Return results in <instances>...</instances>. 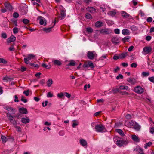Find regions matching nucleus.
<instances>
[{
  "label": "nucleus",
  "instance_id": "obj_1",
  "mask_svg": "<svg viewBox=\"0 0 154 154\" xmlns=\"http://www.w3.org/2000/svg\"><path fill=\"white\" fill-rule=\"evenodd\" d=\"M130 127L134 128L136 130L139 131L141 128L140 126L137 123H136L135 121H131L129 122Z\"/></svg>",
  "mask_w": 154,
  "mask_h": 154
},
{
  "label": "nucleus",
  "instance_id": "obj_2",
  "mask_svg": "<svg viewBox=\"0 0 154 154\" xmlns=\"http://www.w3.org/2000/svg\"><path fill=\"white\" fill-rule=\"evenodd\" d=\"M95 128L96 131L98 132H103L105 130L104 125L102 124H98L96 125Z\"/></svg>",
  "mask_w": 154,
  "mask_h": 154
},
{
  "label": "nucleus",
  "instance_id": "obj_3",
  "mask_svg": "<svg viewBox=\"0 0 154 154\" xmlns=\"http://www.w3.org/2000/svg\"><path fill=\"white\" fill-rule=\"evenodd\" d=\"M87 56L89 59L92 60L97 56V54L95 51H90L88 52Z\"/></svg>",
  "mask_w": 154,
  "mask_h": 154
},
{
  "label": "nucleus",
  "instance_id": "obj_4",
  "mask_svg": "<svg viewBox=\"0 0 154 154\" xmlns=\"http://www.w3.org/2000/svg\"><path fill=\"white\" fill-rule=\"evenodd\" d=\"M35 56L32 54H29L27 55V57L24 58V62L27 64H28L30 62L29 61L32 59H33Z\"/></svg>",
  "mask_w": 154,
  "mask_h": 154
},
{
  "label": "nucleus",
  "instance_id": "obj_5",
  "mask_svg": "<svg viewBox=\"0 0 154 154\" xmlns=\"http://www.w3.org/2000/svg\"><path fill=\"white\" fill-rule=\"evenodd\" d=\"M100 33L103 35H108L112 32V30L109 28H105L101 29L99 31Z\"/></svg>",
  "mask_w": 154,
  "mask_h": 154
},
{
  "label": "nucleus",
  "instance_id": "obj_6",
  "mask_svg": "<svg viewBox=\"0 0 154 154\" xmlns=\"http://www.w3.org/2000/svg\"><path fill=\"white\" fill-rule=\"evenodd\" d=\"M128 142L127 140H118L116 142V144L119 146L121 147L123 144L127 145Z\"/></svg>",
  "mask_w": 154,
  "mask_h": 154
},
{
  "label": "nucleus",
  "instance_id": "obj_7",
  "mask_svg": "<svg viewBox=\"0 0 154 154\" xmlns=\"http://www.w3.org/2000/svg\"><path fill=\"white\" fill-rule=\"evenodd\" d=\"M134 91L138 94H141L143 92L144 90L143 88L140 86H138L134 88Z\"/></svg>",
  "mask_w": 154,
  "mask_h": 154
},
{
  "label": "nucleus",
  "instance_id": "obj_8",
  "mask_svg": "<svg viewBox=\"0 0 154 154\" xmlns=\"http://www.w3.org/2000/svg\"><path fill=\"white\" fill-rule=\"evenodd\" d=\"M52 62L55 66H60L62 65V63L60 60L54 59L52 60Z\"/></svg>",
  "mask_w": 154,
  "mask_h": 154
},
{
  "label": "nucleus",
  "instance_id": "obj_9",
  "mask_svg": "<svg viewBox=\"0 0 154 154\" xmlns=\"http://www.w3.org/2000/svg\"><path fill=\"white\" fill-rule=\"evenodd\" d=\"M116 13L117 10L116 9H113L111 11H108L107 14L108 15L114 17L116 15Z\"/></svg>",
  "mask_w": 154,
  "mask_h": 154
},
{
  "label": "nucleus",
  "instance_id": "obj_10",
  "mask_svg": "<svg viewBox=\"0 0 154 154\" xmlns=\"http://www.w3.org/2000/svg\"><path fill=\"white\" fill-rule=\"evenodd\" d=\"M19 112L22 114H26L28 113V111L27 109L24 107H21L19 108Z\"/></svg>",
  "mask_w": 154,
  "mask_h": 154
},
{
  "label": "nucleus",
  "instance_id": "obj_11",
  "mask_svg": "<svg viewBox=\"0 0 154 154\" xmlns=\"http://www.w3.org/2000/svg\"><path fill=\"white\" fill-rule=\"evenodd\" d=\"M80 143L81 145L85 148L87 147V143L85 140L84 139H81L80 140Z\"/></svg>",
  "mask_w": 154,
  "mask_h": 154
},
{
  "label": "nucleus",
  "instance_id": "obj_12",
  "mask_svg": "<svg viewBox=\"0 0 154 154\" xmlns=\"http://www.w3.org/2000/svg\"><path fill=\"white\" fill-rule=\"evenodd\" d=\"M5 5L7 10L11 11L12 9V6L10 3L5 2Z\"/></svg>",
  "mask_w": 154,
  "mask_h": 154
},
{
  "label": "nucleus",
  "instance_id": "obj_13",
  "mask_svg": "<svg viewBox=\"0 0 154 154\" xmlns=\"http://www.w3.org/2000/svg\"><path fill=\"white\" fill-rule=\"evenodd\" d=\"M127 81L131 85H133L135 83V79L134 78H130L127 79Z\"/></svg>",
  "mask_w": 154,
  "mask_h": 154
},
{
  "label": "nucleus",
  "instance_id": "obj_14",
  "mask_svg": "<svg viewBox=\"0 0 154 154\" xmlns=\"http://www.w3.org/2000/svg\"><path fill=\"white\" fill-rule=\"evenodd\" d=\"M143 51L146 54H148L152 51V48L150 47H145L143 48Z\"/></svg>",
  "mask_w": 154,
  "mask_h": 154
},
{
  "label": "nucleus",
  "instance_id": "obj_15",
  "mask_svg": "<svg viewBox=\"0 0 154 154\" xmlns=\"http://www.w3.org/2000/svg\"><path fill=\"white\" fill-rule=\"evenodd\" d=\"M131 138L133 140L136 142H139L140 141L139 138L135 135H133L131 136Z\"/></svg>",
  "mask_w": 154,
  "mask_h": 154
},
{
  "label": "nucleus",
  "instance_id": "obj_16",
  "mask_svg": "<svg viewBox=\"0 0 154 154\" xmlns=\"http://www.w3.org/2000/svg\"><path fill=\"white\" fill-rule=\"evenodd\" d=\"M21 121L23 123L26 124L28 123L29 122L30 120L29 118H22L21 119Z\"/></svg>",
  "mask_w": 154,
  "mask_h": 154
},
{
  "label": "nucleus",
  "instance_id": "obj_17",
  "mask_svg": "<svg viewBox=\"0 0 154 154\" xmlns=\"http://www.w3.org/2000/svg\"><path fill=\"white\" fill-rule=\"evenodd\" d=\"M103 23L100 21H98L95 23V26L97 28H100L103 26Z\"/></svg>",
  "mask_w": 154,
  "mask_h": 154
},
{
  "label": "nucleus",
  "instance_id": "obj_18",
  "mask_svg": "<svg viewBox=\"0 0 154 154\" xmlns=\"http://www.w3.org/2000/svg\"><path fill=\"white\" fill-rule=\"evenodd\" d=\"M111 41L113 43L117 44L119 42L118 38L117 37H113L111 39Z\"/></svg>",
  "mask_w": 154,
  "mask_h": 154
},
{
  "label": "nucleus",
  "instance_id": "obj_19",
  "mask_svg": "<svg viewBox=\"0 0 154 154\" xmlns=\"http://www.w3.org/2000/svg\"><path fill=\"white\" fill-rule=\"evenodd\" d=\"M122 33L123 35H128L130 33L129 30L127 29H124L122 31Z\"/></svg>",
  "mask_w": 154,
  "mask_h": 154
},
{
  "label": "nucleus",
  "instance_id": "obj_20",
  "mask_svg": "<svg viewBox=\"0 0 154 154\" xmlns=\"http://www.w3.org/2000/svg\"><path fill=\"white\" fill-rule=\"evenodd\" d=\"M115 131L122 136H123L125 135V134H124L123 131L121 129H116L115 130Z\"/></svg>",
  "mask_w": 154,
  "mask_h": 154
},
{
  "label": "nucleus",
  "instance_id": "obj_21",
  "mask_svg": "<svg viewBox=\"0 0 154 154\" xmlns=\"http://www.w3.org/2000/svg\"><path fill=\"white\" fill-rule=\"evenodd\" d=\"M53 26L48 28H44L43 29V31L46 33L50 32L52 31V29Z\"/></svg>",
  "mask_w": 154,
  "mask_h": 154
},
{
  "label": "nucleus",
  "instance_id": "obj_22",
  "mask_svg": "<svg viewBox=\"0 0 154 154\" xmlns=\"http://www.w3.org/2000/svg\"><path fill=\"white\" fill-rule=\"evenodd\" d=\"M77 65V63L75 62L74 60H71L70 61V63L68 64L66 66H76Z\"/></svg>",
  "mask_w": 154,
  "mask_h": 154
},
{
  "label": "nucleus",
  "instance_id": "obj_23",
  "mask_svg": "<svg viewBox=\"0 0 154 154\" xmlns=\"http://www.w3.org/2000/svg\"><path fill=\"white\" fill-rule=\"evenodd\" d=\"M121 15L123 17L125 18L128 17L129 16V15L128 14L124 11H122Z\"/></svg>",
  "mask_w": 154,
  "mask_h": 154
},
{
  "label": "nucleus",
  "instance_id": "obj_24",
  "mask_svg": "<svg viewBox=\"0 0 154 154\" xmlns=\"http://www.w3.org/2000/svg\"><path fill=\"white\" fill-rule=\"evenodd\" d=\"M87 10L91 13H94L95 11V9L93 7L87 8Z\"/></svg>",
  "mask_w": 154,
  "mask_h": 154
},
{
  "label": "nucleus",
  "instance_id": "obj_25",
  "mask_svg": "<svg viewBox=\"0 0 154 154\" xmlns=\"http://www.w3.org/2000/svg\"><path fill=\"white\" fill-rule=\"evenodd\" d=\"M13 124L15 128L17 129V131L18 132H20L21 131V128L20 126H17V122L16 121L14 122Z\"/></svg>",
  "mask_w": 154,
  "mask_h": 154
},
{
  "label": "nucleus",
  "instance_id": "obj_26",
  "mask_svg": "<svg viewBox=\"0 0 154 154\" xmlns=\"http://www.w3.org/2000/svg\"><path fill=\"white\" fill-rule=\"evenodd\" d=\"M60 14L61 15V19H63L64 18V17L66 16V13L65 11L63 9H62L61 10Z\"/></svg>",
  "mask_w": 154,
  "mask_h": 154
},
{
  "label": "nucleus",
  "instance_id": "obj_27",
  "mask_svg": "<svg viewBox=\"0 0 154 154\" xmlns=\"http://www.w3.org/2000/svg\"><path fill=\"white\" fill-rule=\"evenodd\" d=\"M134 151L138 152L139 153H140L139 151L142 152L143 149L141 148L139 146H136L135 148H134Z\"/></svg>",
  "mask_w": 154,
  "mask_h": 154
},
{
  "label": "nucleus",
  "instance_id": "obj_28",
  "mask_svg": "<svg viewBox=\"0 0 154 154\" xmlns=\"http://www.w3.org/2000/svg\"><path fill=\"white\" fill-rule=\"evenodd\" d=\"M7 116H8L9 118V120L10 122H11L12 124H13V123H14V122L13 120V116L10 114H7Z\"/></svg>",
  "mask_w": 154,
  "mask_h": 154
},
{
  "label": "nucleus",
  "instance_id": "obj_29",
  "mask_svg": "<svg viewBox=\"0 0 154 154\" xmlns=\"http://www.w3.org/2000/svg\"><path fill=\"white\" fill-rule=\"evenodd\" d=\"M53 81L52 79H49L47 82V85L48 87H50L53 83Z\"/></svg>",
  "mask_w": 154,
  "mask_h": 154
},
{
  "label": "nucleus",
  "instance_id": "obj_30",
  "mask_svg": "<svg viewBox=\"0 0 154 154\" xmlns=\"http://www.w3.org/2000/svg\"><path fill=\"white\" fill-rule=\"evenodd\" d=\"M130 29L132 31H135L138 29V28L135 25H133L130 27Z\"/></svg>",
  "mask_w": 154,
  "mask_h": 154
},
{
  "label": "nucleus",
  "instance_id": "obj_31",
  "mask_svg": "<svg viewBox=\"0 0 154 154\" xmlns=\"http://www.w3.org/2000/svg\"><path fill=\"white\" fill-rule=\"evenodd\" d=\"M38 17L40 19L39 22L40 24L41 25H43L44 24V20H44V18L41 16H39Z\"/></svg>",
  "mask_w": 154,
  "mask_h": 154
},
{
  "label": "nucleus",
  "instance_id": "obj_32",
  "mask_svg": "<svg viewBox=\"0 0 154 154\" xmlns=\"http://www.w3.org/2000/svg\"><path fill=\"white\" fill-rule=\"evenodd\" d=\"M128 55L127 53L126 52L125 53H122L120 55L119 57L121 58H124Z\"/></svg>",
  "mask_w": 154,
  "mask_h": 154
},
{
  "label": "nucleus",
  "instance_id": "obj_33",
  "mask_svg": "<svg viewBox=\"0 0 154 154\" xmlns=\"http://www.w3.org/2000/svg\"><path fill=\"white\" fill-rule=\"evenodd\" d=\"M1 138L3 143H5L8 139L7 137L2 135H1Z\"/></svg>",
  "mask_w": 154,
  "mask_h": 154
},
{
  "label": "nucleus",
  "instance_id": "obj_34",
  "mask_svg": "<svg viewBox=\"0 0 154 154\" xmlns=\"http://www.w3.org/2000/svg\"><path fill=\"white\" fill-rule=\"evenodd\" d=\"M86 31L88 33H91L93 31V29L91 27H88L86 28Z\"/></svg>",
  "mask_w": 154,
  "mask_h": 154
},
{
  "label": "nucleus",
  "instance_id": "obj_35",
  "mask_svg": "<svg viewBox=\"0 0 154 154\" xmlns=\"http://www.w3.org/2000/svg\"><path fill=\"white\" fill-rule=\"evenodd\" d=\"M128 88V87L127 86L121 85L119 87V89L122 90H127Z\"/></svg>",
  "mask_w": 154,
  "mask_h": 154
},
{
  "label": "nucleus",
  "instance_id": "obj_36",
  "mask_svg": "<svg viewBox=\"0 0 154 154\" xmlns=\"http://www.w3.org/2000/svg\"><path fill=\"white\" fill-rule=\"evenodd\" d=\"M112 91L113 92L114 94H116L118 92H119V88H114L112 89Z\"/></svg>",
  "mask_w": 154,
  "mask_h": 154
},
{
  "label": "nucleus",
  "instance_id": "obj_37",
  "mask_svg": "<svg viewBox=\"0 0 154 154\" xmlns=\"http://www.w3.org/2000/svg\"><path fill=\"white\" fill-rule=\"evenodd\" d=\"M42 66L43 67L46 68L47 69H50L51 67V66H48L47 65H46L45 63H42Z\"/></svg>",
  "mask_w": 154,
  "mask_h": 154
},
{
  "label": "nucleus",
  "instance_id": "obj_38",
  "mask_svg": "<svg viewBox=\"0 0 154 154\" xmlns=\"http://www.w3.org/2000/svg\"><path fill=\"white\" fill-rule=\"evenodd\" d=\"M149 72H143L142 73V75L143 77H146L149 76Z\"/></svg>",
  "mask_w": 154,
  "mask_h": 154
},
{
  "label": "nucleus",
  "instance_id": "obj_39",
  "mask_svg": "<svg viewBox=\"0 0 154 154\" xmlns=\"http://www.w3.org/2000/svg\"><path fill=\"white\" fill-rule=\"evenodd\" d=\"M28 64H29V65L32 67H34L37 68H38L39 67V66L38 64H35L34 63H29Z\"/></svg>",
  "mask_w": 154,
  "mask_h": 154
},
{
  "label": "nucleus",
  "instance_id": "obj_40",
  "mask_svg": "<svg viewBox=\"0 0 154 154\" xmlns=\"http://www.w3.org/2000/svg\"><path fill=\"white\" fill-rule=\"evenodd\" d=\"M1 37L2 38L5 39L7 38V35L5 33H2Z\"/></svg>",
  "mask_w": 154,
  "mask_h": 154
},
{
  "label": "nucleus",
  "instance_id": "obj_41",
  "mask_svg": "<svg viewBox=\"0 0 154 154\" xmlns=\"http://www.w3.org/2000/svg\"><path fill=\"white\" fill-rule=\"evenodd\" d=\"M85 17L88 19H92V17L91 15L87 13L85 14Z\"/></svg>",
  "mask_w": 154,
  "mask_h": 154
},
{
  "label": "nucleus",
  "instance_id": "obj_42",
  "mask_svg": "<svg viewBox=\"0 0 154 154\" xmlns=\"http://www.w3.org/2000/svg\"><path fill=\"white\" fill-rule=\"evenodd\" d=\"M152 144V143L151 142H148L146 143L144 146V148L145 149L147 148L148 146H149Z\"/></svg>",
  "mask_w": 154,
  "mask_h": 154
},
{
  "label": "nucleus",
  "instance_id": "obj_43",
  "mask_svg": "<svg viewBox=\"0 0 154 154\" xmlns=\"http://www.w3.org/2000/svg\"><path fill=\"white\" fill-rule=\"evenodd\" d=\"M18 29L17 27H14L13 29V32L14 34L17 33L18 32Z\"/></svg>",
  "mask_w": 154,
  "mask_h": 154
},
{
  "label": "nucleus",
  "instance_id": "obj_44",
  "mask_svg": "<svg viewBox=\"0 0 154 154\" xmlns=\"http://www.w3.org/2000/svg\"><path fill=\"white\" fill-rule=\"evenodd\" d=\"M7 61L5 59L2 58H0V63H2L4 64H6L7 63Z\"/></svg>",
  "mask_w": 154,
  "mask_h": 154
},
{
  "label": "nucleus",
  "instance_id": "obj_45",
  "mask_svg": "<svg viewBox=\"0 0 154 154\" xmlns=\"http://www.w3.org/2000/svg\"><path fill=\"white\" fill-rule=\"evenodd\" d=\"M29 20L26 19H24L23 20V22L25 24H27L29 23Z\"/></svg>",
  "mask_w": 154,
  "mask_h": 154
},
{
  "label": "nucleus",
  "instance_id": "obj_46",
  "mask_svg": "<svg viewBox=\"0 0 154 154\" xmlns=\"http://www.w3.org/2000/svg\"><path fill=\"white\" fill-rule=\"evenodd\" d=\"M64 96V93L62 92H60L58 94H57V96L60 98H62Z\"/></svg>",
  "mask_w": 154,
  "mask_h": 154
},
{
  "label": "nucleus",
  "instance_id": "obj_47",
  "mask_svg": "<svg viewBox=\"0 0 154 154\" xmlns=\"http://www.w3.org/2000/svg\"><path fill=\"white\" fill-rule=\"evenodd\" d=\"M25 97L23 96H21V100L24 103H26L27 101V99H24Z\"/></svg>",
  "mask_w": 154,
  "mask_h": 154
},
{
  "label": "nucleus",
  "instance_id": "obj_48",
  "mask_svg": "<svg viewBox=\"0 0 154 154\" xmlns=\"http://www.w3.org/2000/svg\"><path fill=\"white\" fill-rule=\"evenodd\" d=\"M89 67H90L91 68H94V65L93 63L91 61H89Z\"/></svg>",
  "mask_w": 154,
  "mask_h": 154
},
{
  "label": "nucleus",
  "instance_id": "obj_49",
  "mask_svg": "<svg viewBox=\"0 0 154 154\" xmlns=\"http://www.w3.org/2000/svg\"><path fill=\"white\" fill-rule=\"evenodd\" d=\"M11 20L12 23H14L15 26H17V20H16L15 19H11Z\"/></svg>",
  "mask_w": 154,
  "mask_h": 154
},
{
  "label": "nucleus",
  "instance_id": "obj_50",
  "mask_svg": "<svg viewBox=\"0 0 154 154\" xmlns=\"http://www.w3.org/2000/svg\"><path fill=\"white\" fill-rule=\"evenodd\" d=\"M29 93V90H28L27 91H24L23 92V94L26 96H28Z\"/></svg>",
  "mask_w": 154,
  "mask_h": 154
},
{
  "label": "nucleus",
  "instance_id": "obj_51",
  "mask_svg": "<svg viewBox=\"0 0 154 154\" xmlns=\"http://www.w3.org/2000/svg\"><path fill=\"white\" fill-rule=\"evenodd\" d=\"M130 66L132 68L134 67L136 68L137 67V63L134 62L132 64H131Z\"/></svg>",
  "mask_w": 154,
  "mask_h": 154
},
{
  "label": "nucleus",
  "instance_id": "obj_52",
  "mask_svg": "<svg viewBox=\"0 0 154 154\" xmlns=\"http://www.w3.org/2000/svg\"><path fill=\"white\" fill-rule=\"evenodd\" d=\"M13 15L14 18H17L18 17L19 14L17 12H14L13 14Z\"/></svg>",
  "mask_w": 154,
  "mask_h": 154
},
{
  "label": "nucleus",
  "instance_id": "obj_53",
  "mask_svg": "<svg viewBox=\"0 0 154 154\" xmlns=\"http://www.w3.org/2000/svg\"><path fill=\"white\" fill-rule=\"evenodd\" d=\"M123 77L122 75L120 74H119L116 77V79H122Z\"/></svg>",
  "mask_w": 154,
  "mask_h": 154
},
{
  "label": "nucleus",
  "instance_id": "obj_54",
  "mask_svg": "<svg viewBox=\"0 0 154 154\" xmlns=\"http://www.w3.org/2000/svg\"><path fill=\"white\" fill-rule=\"evenodd\" d=\"M14 43L13 45H12L10 47H9V50L10 51H14L15 48H14Z\"/></svg>",
  "mask_w": 154,
  "mask_h": 154
},
{
  "label": "nucleus",
  "instance_id": "obj_55",
  "mask_svg": "<svg viewBox=\"0 0 154 154\" xmlns=\"http://www.w3.org/2000/svg\"><path fill=\"white\" fill-rule=\"evenodd\" d=\"M21 12L23 15H25L27 12V10H25L24 9H23L21 10Z\"/></svg>",
  "mask_w": 154,
  "mask_h": 154
},
{
  "label": "nucleus",
  "instance_id": "obj_56",
  "mask_svg": "<svg viewBox=\"0 0 154 154\" xmlns=\"http://www.w3.org/2000/svg\"><path fill=\"white\" fill-rule=\"evenodd\" d=\"M10 38L11 39L12 42L16 40L15 37L13 35H11Z\"/></svg>",
  "mask_w": 154,
  "mask_h": 154
},
{
  "label": "nucleus",
  "instance_id": "obj_57",
  "mask_svg": "<svg viewBox=\"0 0 154 154\" xmlns=\"http://www.w3.org/2000/svg\"><path fill=\"white\" fill-rule=\"evenodd\" d=\"M83 67L85 68L89 67L88 62V63H85L83 66Z\"/></svg>",
  "mask_w": 154,
  "mask_h": 154
},
{
  "label": "nucleus",
  "instance_id": "obj_58",
  "mask_svg": "<svg viewBox=\"0 0 154 154\" xmlns=\"http://www.w3.org/2000/svg\"><path fill=\"white\" fill-rule=\"evenodd\" d=\"M130 38L128 36H126L123 39V40L124 41V42H125L126 41H128V40H129Z\"/></svg>",
  "mask_w": 154,
  "mask_h": 154
},
{
  "label": "nucleus",
  "instance_id": "obj_59",
  "mask_svg": "<svg viewBox=\"0 0 154 154\" xmlns=\"http://www.w3.org/2000/svg\"><path fill=\"white\" fill-rule=\"evenodd\" d=\"M64 95L67 97L68 98H69L70 97L71 95L67 92H65L64 93Z\"/></svg>",
  "mask_w": 154,
  "mask_h": 154
},
{
  "label": "nucleus",
  "instance_id": "obj_60",
  "mask_svg": "<svg viewBox=\"0 0 154 154\" xmlns=\"http://www.w3.org/2000/svg\"><path fill=\"white\" fill-rule=\"evenodd\" d=\"M148 79L151 82L154 83V77L152 76V77H149L148 78Z\"/></svg>",
  "mask_w": 154,
  "mask_h": 154
},
{
  "label": "nucleus",
  "instance_id": "obj_61",
  "mask_svg": "<svg viewBox=\"0 0 154 154\" xmlns=\"http://www.w3.org/2000/svg\"><path fill=\"white\" fill-rule=\"evenodd\" d=\"M152 18L150 17H148L146 20L148 22H151L152 21Z\"/></svg>",
  "mask_w": 154,
  "mask_h": 154
},
{
  "label": "nucleus",
  "instance_id": "obj_62",
  "mask_svg": "<svg viewBox=\"0 0 154 154\" xmlns=\"http://www.w3.org/2000/svg\"><path fill=\"white\" fill-rule=\"evenodd\" d=\"M114 31L115 33L116 34H119L120 33V30L118 29H115Z\"/></svg>",
  "mask_w": 154,
  "mask_h": 154
},
{
  "label": "nucleus",
  "instance_id": "obj_63",
  "mask_svg": "<svg viewBox=\"0 0 154 154\" xmlns=\"http://www.w3.org/2000/svg\"><path fill=\"white\" fill-rule=\"evenodd\" d=\"M47 97H53V94L51 92H49L47 94Z\"/></svg>",
  "mask_w": 154,
  "mask_h": 154
},
{
  "label": "nucleus",
  "instance_id": "obj_64",
  "mask_svg": "<svg viewBox=\"0 0 154 154\" xmlns=\"http://www.w3.org/2000/svg\"><path fill=\"white\" fill-rule=\"evenodd\" d=\"M150 132L152 134H154V127L151 128L150 129Z\"/></svg>",
  "mask_w": 154,
  "mask_h": 154
}]
</instances>
